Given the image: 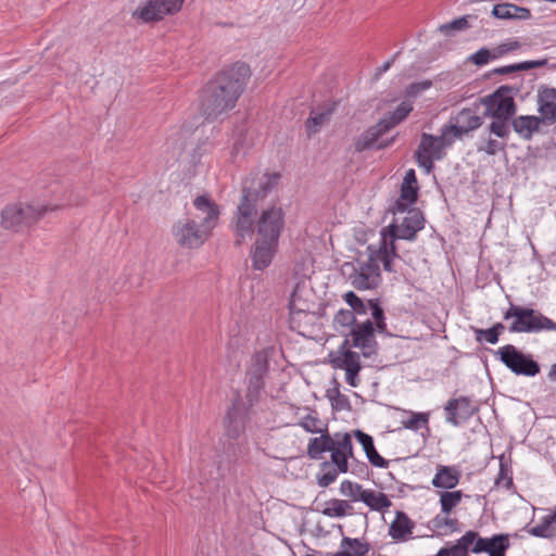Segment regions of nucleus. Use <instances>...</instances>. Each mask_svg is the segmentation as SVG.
I'll return each instance as SVG.
<instances>
[{
	"label": "nucleus",
	"mask_w": 556,
	"mask_h": 556,
	"mask_svg": "<svg viewBox=\"0 0 556 556\" xmlns=\"http://www.w3.org/2000/svg\"><path fill=\"white\" fill-rule=\"evenodd\" d=\"M281 175L251 173L242 180L240 201L233 212L230 228L235 235V245L240 247L247 237L256 232V238L279 241L285 228V212L281 206L270 205L258 212V202L277 187Z\"/></svg>",
	"instance_id": "obj_1"
},
{
	"label": "nucleus",
	"mask_w": 556,
	"mask_h": 556,
	"mask_svg": "<svg viewBox=\"0 0 556 556\" xmlns=\"http://www.w3.org/2000/svg\"><path fill=\"white\" fill-rule=\"evenodd\" d=\"M250 75L249 65L237 62L206 84L201 99V112L207 121H214L235 108Z\"/></svg>",
	"instance_id": "obj_2"
},
{
	"label": "nucleus",
	"mask_w": 556,
	"mask_h": 556,
	"mask_svg": "<svg viewBox=\"0 0 556 556\" xmlns=\"http://www.w3.org/2000/svg\"><path fill=\"white\" fill-rule=\"evenodd\" d=\"M521 88V81L514 85H502L491 94L479 99V104L485 108L483 116L492 119L488 129L500 139H508L510 135V119L517 112L515 97L520 93Z\"/></svg>",
	"instance_id": "obj_3"
},
{
	"label": "nucleus",
	"mask_w": 556,
	"mask_h": 556,
	"mask_svg": "<svg viewBox=\"0 0 556 556\" xmlns=\"http://www.w3.org/2000/svg\"><path fill=\"white\" fill-rule=\"evenodd\" d=\"M503 318L505 320L514 318L508 328L510 332L556 331V323L540 311L513 303L504 313Z\"/></svg>",
	"instance_id": "obj_4"
},
{
	"label": "nucleus",
	"mask_w": 556,
	"mask_h": 556,
	"mask_svg": "<svg viewBox=\"0 0 556 556\" xmlns=\"http://www.w3.org/2000/svg\"><path fill=\"white\" fill-rule=\"evenodd\" d=\"M454 140L444 126L441 128L440 136L422 132L419 146L415 151V159L419 167L424 168L427 174L431 173L434 168V161L444 159L445 149L451 147Z\"/></svg>",
	"instance_id": "obj_5"
},
{
	"label": "nucleus",
	"mask_w": 556,
	"mask_h": 556,
	"mask_svg": "<svg viewBox=\"0 0 556 556\" xmlns=\"http://www.w3.org/2000/svg\"><path fill=\"white\" fill-rule=\"evenodd\" d=\"M342 271L350 283L359 291L374 290L381 282L380 267L376 265L371 253L366 261L356 260L355 263H344Z\"/></svg>",
	"instance_id": "obj_6"
},
{
	"label": "nucleus",
	"mask_w": 556,
	"mask_h": 556,
	"mask_svg": "<svg viewBox=\"0 0 556 556\" xmlns=\"http://www.w3.org/2000/svg\"><path fill=\"white\" fill-rule=\"evenodd\" d=\"M495 356L517 376L534 377L541 370L540 364L532 355L525 354L513 344L500 348Z\"/></svg>",
	"instance_id": "obj_7"
},
{
	"label": "nucleus",
	"mask_w": 556,
	"mask_h": 556,
	"mask_svg": "<svg viewBox=\"0 0 556 556\" xmlns=\"http://www.w3.org/2000/svg\"><path fill=\"white\" fill-rule=\"evenodd\" d=\"M58 205H10L2 211V225L7 229H17L30 226L48 212L56 210Z\"/></svg>",
	"instance_id": "obj_8"
},
{
	"label": "nucleus",
	"mask_w": 556,
	"mask_h": 556,
	"mask_svg": "<svg viewBox=\"0 0 556 556\" xmlns=\"http://www.w3.org/2000/svg\"><path fill=\"white\" fill-rule=\"evenodd\" d=\"M173 236L178 245L187 249H195L201 247L211 232L203 228L193 218H185L178 220L173 226Z\"/></svg>",
	"instance_id": "obj_9"
},
{
	"label": "nucleus",
	"mask_w": 556,
	"mask_h": 556,
	"mask_svg": "<svg viewBox=\"0 0 556 556\" xmlns=\"http://www.w3.org/2000/svg\"><path fill=\"white\" fill-rule=\"evenodd\" d=\"M425 218L422 213L417 208H410L399 225L397 219L391 223L386 229L387 238L392 241L397 239L414 240L416 233L424 228Z\"/></svg>",
	"instance_id": "obj_10"
},
{
	"label": "nucleus",
	"mask_w": 556,
	"mask_h": 556,
	"mask_svg": "<svg viewBox=\"0 0 556 556\" xmlns=\"http://www.w3.org/2000/svg\"><path fill=\"white\" fill-rule=\"evenodd\" d=\"M478 110L479 104L462 109L455 116L450 118V124L444 125V127L454 139L462 138L483 124L485 116H480Z\"/></svg>",
	"instance_id": "obj_11"
},
{
	"label": "nucleus",
	"mask_w": 556,
	"mask_h": 556,
	"mask_svg": "<svg viewBox=\"0 0 556 556\" xmlns=\"http://www.w3.org/2000/svg\"><path fill=\"white\" fill-rule=\"evenodd\" d=\"M184 2L185 0H147L134 11L132 16L143 23L159 21L164 15L178 12Z\"/></svg>",
	"instance_id": "obj_12"
},
{
	"label": "nucleus",
	"mask_w": 556,
	"mask_h": 556,
	"mask_svg": "<svg viewBox=\"0 0 556 556\" xmlns=\"http://www.w3.org/2000/svg\"><path fill=\"white\" fill-rule=\"evenodd\" d=\"M478 410L472 400L463 395L450 399L444 405L445 420L455 427L467 422Z\"/></svg>",
	"instance_id": "obj_13"
},
{
	"label": "nucleus",
	"mask_w": 556,
	"mask_h": 556,
	"mask_svg": "<svg viewBox=\"0 0 556 556\" xmlns=\"http://www.w3.org/2000/svg\"><path fill=\"white\" fill-rule=\"evenodd\" d=\"M267 370V357L262 353H256L253 356L251 368L248 371L247 399L251 406L257 401L258 394L264 388V377Z\"/></svg>",
	"instance_id": "obj_14"
},
{
	"label": "nucleus",
	"mask_w": 556,
	"mask_h": 556,
	"mask_svg": "<svg viewBox=\"0 0 556 556\" xmlns=\"http://www.w3.org/2000/svg\"><path fill=\"white\" fill-rule=\"evenodd\" d=\"M352 346L362 351L363 356L370 357L377 353L378 342L375 337V327L370 319L357 324L350 330Z\"/></svg>",
	"instance_id": "obj_15"
},
{
	"label": "nucleus",
	"mask_w": 556,
	"mask_h": 556,
	"mask_svg": "<svg viewBox=\"0 0 556 556\" xmlns=\"http://www.w3.org/2000/svg\"><path fill=\"white\" fill-rule=\"evenodd\" d=\"M386 132H388V126H386L380 121L378 123H376L375 125L370 126L355 139V141H354L355 152L361 153L365 150H369L372 148H376L378 150L388 148L389 146H391L394 142L395 137L391 138L390 140L382 141V142H379L378 144H376L378 139L381 136H383Z\"/></svg>",
	"instance_id": "obj_16"
},
{
	"label": "nucleus",
	"mask_w": 556,
	"mask_h": 556,
	"mask_svg": "<svg viewBox=\"0 0 556 556\" xmlns=\"http://www.w3.org/2000/svg\"><path fill=\"white\" fill-rule=\"evenodd\" d=\"M279 241L263 238H256L251 249L252 267L255 270H264L267 268L276 253L278 252Z\"/></svg>",
	"instance_id": "obj_17"
},
{
	"label": "nucleus",
	"mask_w": 556,
	"mask_h": 556,
	"mask_svg": "<svg viewBox=\"0 0 556 556\" xmlns=\"http://www.w3.org/2000/svg\"><path fill=\"white\" fill-rule=\"evenodd\" d=\"M367 256L370 257V253L372 254V258L376 265H379V262H382L383 269L389 273H394L393 268V260L395 257H400L394 241L391 240L390 245L388 244L387 231L386 229L381 230V240L378 247L374 244H369L366 249Z\"/></svg>",
	"instance_id": "obj_18"
},
{
	"label": "nucleus",
	"mask_w": 556,
	"mask_h": 556,
	"mask_svg": "<svg viewBox=\"0 0 556 556\" xmlns=\"http://www.w3.org/2000/svg\"><path fill=\"white\" fill-rule=\"evenodd\" d=\"M193 206L201 213L199 224L212 232L219 219L220 211L218 205L208 195L203 194L194 199Z\"/></svg>",
	"instance_id": "obj_19"
},
{
	"label": "nucleus",
	"mask_w": 556,
	"mask_h": 556,
	"mask_svg": "<svg viewBox=\"0 0 556 556\" xmlns=\"http://www.w3.org/2000/svg\"><path fill=\"white\" fill-rule=\"evenodd\" d=\"M538 112L545 124L556 122V88L546 85L539 87Z\"/></svg>",
	"instance_id": "obj_20"
},
{
	"label": "nucleus",
	"mask_w": 556,
	"mask_h": 556,
	"mask_svg": "<svg viewBox=\"0 0 556 556\" xmlns=\"http://www.w3.org/2000/svg\"><path fill=\"white\" fill-rule=\"evenodd\" d=\"M510 547L508 534H494L491 538H482L477 532V544L471 547V553L507 552Z\"/></svg>",
	"instance_id": "obj_21"
},
{
	"label": "nucleus",
	"mask_w": 556,
	"mask_h": 556,
	"mask_svg": "<svg viewBox=\"0 0 556 556\" xmlns=\"http://www.w3.org/2000/svg\"><path fill=\"white\" fill-rule=\"evenodd\" d=\"M541 124L545 123L534 115H519L510 119V128L523 140H531L540 131Z\"/></svg>",
	"instance_id": "obj_22"
},
{
	"label": "nucleus",
	"mask_w": 556,
	"mask_h": 556,
	"mask_svg": "<svg viewBox=\"0 0 556 556\" xmlns=\"http://www.w3.org/2000/svg\"><path fill=\"white\" fill-rule=\"evenodd\" d=\"M460 477L462 472L457 467L438 465L432 485L446 491L452 490L459 483Z\"/></svg>",
	"instance_id": "obj_23"
},
{
	"label": "nucleus",
	"mask_w": 556,
	"mask_h": 556,
	"mask_svg": "<svg viewBox=\"0 0 556 556\" xmlns=\"http://www.w3.org/2000/svg\"><path fill=\"white\" fill-rule=\"evenodd\" d=\"M247 408L241 399H237L232 407L227 412L225 422L227 425L228 434L237 437L244 427Z\"/></svg>",
	"instance_id": "obj_24"
},
{
	"label": "nucleus",
	"mask_w": 556,
	"mask_h": 556,
	"mask_svg": "<svg viewBox=\"0 0 556 556\" xmlns=\"http://www.w3.org/2000/svg\"><path fill=\"white\" fill-rule=\"evenodd\" d=\"M319 433V437L311 438L307 444V455L315 460L321 459L325 452L332 450L336 441V434L332 437L327 427Z\"/></svg>",
	"instance_id": "obj_25"
},
{
	"label": "nucleus",
	"mask_w": 556,
	"mask_h": 556,
	"mask_svg": "<svg viewBox=\"0 0 556 556\" xmlns=\"http://www.w3.org/2000/svg\"><path fill=\"white\" fill-rule=\"evenodd\" d=\"M333 368L344 369L346 374V382L351 387H357L359 384L358 374L362 369L361 359L358 353H346L342 358L338 359Z\"/></svg>",
	"instance_id": "obj_26"
},
{
	"label": "nucleus",
	"mask_w": 556,
	"mask_h": 556,
	"mask_svg": "<svg viewBox=\"0 0 556 556\" xmlns=\"http://www.w3.org/2000/svg\"><path fill=\"white\" fill-rule=\"evenodd\" d=\"M355 439L361 443L369 463L379 468H387L389 462L384 459L376 450L371 435L357 429L353 431Z\"/></svg>",
	"instance_id": "obj_27"
},
{
	"label": "nucleus",
	"mask_w": 556,
	"mask_h": 556,
	"mask_svg": "<svg viewBox=\"0 0 556 556\" xmlns=\"http://www.w3.org/2000/svg\"><path fill=\"white\" fill-rule=\"evenodd\" d=\"M414 527L415 523L404 511H396L395 519L389 528V535L395 541L404 542L413 533Z\"/></svg>",
	"instance_id": "obj_28"
},
{
	"label": "nucleus",
	"mask_w": 556,
	"mask_h": 556,
	"mask_svg": "<svg viewBox=\"0 0 556 556\" xmlns=\"http://www.w3.org/2000/svg\"><path fill=\"white\" fill-rule=\"evenodd\" d=\"M492 136H495L494 134H491L490 130L486 128V131L483 132L479 140L476 143V149L478 152H483L484 154L489 156H494L498 152H505L507 147V139H500L498 137L492 138Z\"/></svg>",
	"instance_id": "obj_29"
},
{
	"label": "nucleus",
	"mask_w": 556,
	"mask_h": 556,
	"mask_svg": "<svg viewBox=\"0 0 556 556\" xmlns=\"http://www.w3.org/2000/svg\"><path fill=\"white\" fill-rule=\"evenodd\" d=\"M336 110V103L326 104L320 111L312 110L305 126L308 136L315 135L325 125Z\"/></svg>",
	"instance_id": "obj_30"
},
{
	"label": "nucleus",
	"mask_w": 556,
	"mask_h": 556,
	"mask_svg": "<svg viewBox=\"0 0 556 556\" xmlns=\"http://www.w3.org/2000/svg\"><path fill=\"white\" fill-rule=\"evenodd\" d=\"M342 551L334 553L332 556H368L370 545L358 539L344 536L340 544Z\"/></svg>",
	"instance_id": "obj_31"
},
{
	"label": "nucleus",
	"mask_w": 556,
	"mask_h": 556,
	"mask_svg": "<svg viewBox=\"0 0 556 556\" xmlns=\"http://www.w3.org/2000/svg\"><path fill=\"white\" fill-rule=\"evenodd\" d=\"M361 502L368 506L371 510L384 511L391 507L392 502L382 492L367 489L361 494Z\"/></svg>",
	"instance_id": "obj_32"
},
{
	"label": "nucleus",
	"mask_w": 556,
	"mask_h": 556,
	"mask_svg": "<svg viewBox=\"0 0 556 556\" xmlns=\"http://www.w3.org/2000/svg\"><path fill=\"white\" fill-rule=\"evenodd\" d=\"M475 544H477V531L468 530L455 544L444 548L448 556H469Z\"/></svg>",
	"instance_id": "obj_33"
},
{
	"label": "nucleus",
	"mask_w": 556,
	"mask_h": 556,
	"mask_svg": "<svg viewBox=\"0 0 556 556\" xmlns=\"http://www.w3.org/2000/svg\"><path fill=\"white\" fill-rule=\"evenodd\" d=\"M547 63H548L547 59L523 61V62L516 63V64L496 67V68L492 70V72H490L485 76L490 77L491 75H508V74H513V73L520 72V71H528V70H532V68L544 67L547 65Z\"/></svg>",
	"instance_id": "obj_34"
},
{
	"label": "nucleus",
	"mask_w": 556,
	"mask_h": 556,
	"mask_svg": "<svg viewBox=\"0 0 556 556\" xmlns=\"http://www.w3.org/2000/svg\"><path fill=\"white\" fill-rule=\"evenodd\" d=\"M440 494L441 513L450 515L466 496L460 490L457 491H442Z\"/></svg>",
	"instance_id": "obj_35"
},
{
	"label": "nucleus",
	"mask_w": 556,
	"mask_h": 556,
	"mask_svg": "<svg viewBox=\"0 0 556 556\" xmlns=\"http://www.w3.org/2000/svg\"><path fill=\"white\" fill-rule=\"evenodd\" d=\"M413 105L408 101H403L397 105L395 111L388 117L381 118L380 122L388 126V131L403 122L412 112Z\"/></svg>",
	"instance_id": "obj_36"
},
{
	"label": "nucleus",
	"mask_w": 556,
	"mask_h": 556,
	"mask_svg": "<svg viewBox=\"0 0 556 556\" xmlns=\"http://www.w3.org/2000/svg\"><path fill=\"white\" fill-rule=\"evenodd\" d=\"M339 473L342 472L340 470H337V468L333 467L330 462H323L320 464V471L316 476L318 485L321 488L329 486L337 480Z\"/></svg>",
	"instance_id": "obj_37"
},
{
	"label": "nucleus",
	"mask_w": 556,
	"mask_h": 556,
	"mask_svg": "<svg viewBox=\"0 0 556 556\" xmlns=\"http://www.w3.org/2000/svg\"><path fill=\"white\" fill-rule=\"evenodd\" d=\"M351 509L352 505L348 501L332 498L327 502L323 514L328 517L342 518L346 516Z\"/></svg>",
	"instance_id": "obj_38"
},
{
	"label": "nucleus",
	"mask_w": 556,
	"mask_h": 556,
	"mask_svg": "<svg viewBox=\"0 0 556 556\" xmlns=\"http://www.w3.org/2000/svg\"><path fill=\"white\" fill-rule=\"evenodd\" d=\"M432 530H442L448 528L451 532L459 531V521L456 518H450L447 515L442 516L441 514L433 517L428 525Z\"/></svg>",
	"instance_id": "obj_39"
},
{
	"label": "nucleus",
	"mask_w": 556,
	"mask_h": 556,
	"mask_svg": "<svg viewBox=\"0 0 556 556\" xmlns=\"http://www.w3.org/2000/svg\"><path fill=\"white\" fill-rule=\"evenodd\" d=\"M301 290V283H296L290 296L289 308L291 315L293 316L295 314L305 313L308 309V304L306 303V301L302 300V296L300 294Z\"/></svg>",
	"instance_id": "obj_40"
},
{
	"label": "nucleus",
	"mask_w": 556,
	"mask_h": 556,
	"mask_svg": "<svg viewBox=\"0 0 556 556\" xmlns=\"http://www.w3.org/2000/svg\"><path fill=\"white\" fill-rule=\"evenodd\" d=\"M368 308L371 312V316L375 319L376 329L379 332H386L387 331V324L384 318V312L381 307L379 300H368Z\"/></svg>",
	"instance_id": "obj_41"
},
{
	"label": "nucleus",
	"mask_w": 556,
	"mask_h": 556,
	"mask_svg": "<svg viewBox=\"0 0 556 556\" xmlns=\"http://www.w3.org/2000/svg\"><path fill=\"white\" fill-rule=\"evenodd\" d=\"M336 445L339 447V450L343 453L346 462L349 463V459L354 458V451H353V443H352V437L350 433H336Z\"/></svg>",
	"instance_id": "obj_42"
},
{
	"label": "nucleus",
	"mask_w": 556,
	"mask_h": 556,
	"mask_svg": "<svg viewBox=\"0 0 556 556\" xmlns=\"http://www.w3.org/2000/svg\"><path fill=\"white\" fill-rule=\"evenodd\" d=\"M364 491L365 489L361 484L350 480H343L340 485V493L353 502L361 501V494Z\"/></svg>",
	"instance_id": "obj_43"
},
{
	"label": "nucleus",
	"mask_w": 556,
	"mask_h": 556,
	"mask_svg": "<svg viewBox=\"0 0 556 556\" xmlns=\"http://www.w3.org/2000/svg\"><path fill=\"white\" fill-rule=\"evenodd\" d=\"M333 323H334L337 329H339V327H343V328H350V330H351L354 326L357 325L354 312L350 311V309H340L336 314Z\"/></svg>",
	"instance_id": "obj_44"
},
{
	"label": "nucleus",
	"mask_w": 556,
	"mask_h": 556,
	"mask_svg": "<svg viewBox=\"0 0 556 556\" xmlns=\"http://www.w3.org/2000/svg\"><path fill=\"white\" fill-rule=\"evenodd\" d=\"M345 302L351 306L350 311L355 314H366L368 309V302L365 303L361 298H358L353 291H349L344 294Z\"/></svg>",
	"instance_id": "obj_45"
},
{
	"label": "nucleus",
	"mask_w": 556,
	"mask_h": 556,
	"mask_svg": "<svg viewBox=\"0 0 556 556\" xmlns=\"http://www.w3.org/2000/svg\"><path fill=\"white\" fill-rule=\"evenodd\" d=\"M336 387L333 388L334 395H330L331 406L336 410H344L351 408L350 400L346 395L341 394L339 383L334 380Z\"/></svg>",
	"instance_id": "obj_46"
},
{
	"label": "nucleus",
	"mask_w": 556,
	"mask_h": 556,
	"mask_svg": "<svg viewBox=\"0 0 556 556\" xmlns=\"http://www.w3.org/2000/svg\"><path fill=\"white\" fill-rule=\"evenodd\" d=\"M350 348H353V346H352V338L350 337V333H349L345 336V339L343 340L341 345L338 348V350L329 353V363L332 366H336L337 363H340L338 359L342 358L343 355H345L346 353H354L353 351L350 350Z\"/></svg>",
	"instance_id": "obj_47"
},
{
	"label": "nucleus",
	"mask_w": 556,
	"mask_h": 556,
	"mask_svg": "<svg viewBox=\"0 0 556 556\" xmlns=\"http://www.w3.org/2000/svg\"><path fill=\"white\" fill-rule=\"evenodd\" d=\"M493 60H495V58L493 56V49L490 50L485 47L479 49L477 52H475L468 58V62L477 66H483Z\"/></svg>",
	"instance_id": "obj_48"
},
{
	"label": "nucleus",
	"mask_w": 556,
	"mask_h": 556,
	"mask_svg": "<svg viewBox=\"0 0 556 556\" xmlns=\"http://www.w3.org/2000/svg\"><path fill=\"white\" fill-rule=\"evenodd\" d=\"M329 452L331 453V465L336 467L337 470H340L342 473L348 472L350 469L349 463L346 462L343 453L339 450V447L334 444V446H332V450H330Z\"/></svg>",
	"instance_id": "obj_49"
},
{
	"label": "nucleus",
	"mask_w": 556,
	"mask_h": 556,
	"mask_svg": "<svg viewBox=\"0 0 556 556\" xmlns=\"http://www.w3.org/2000/svg\"><path fill=\"white\" fill-rule=\"evenodd\" d=\"M320 420L317 417V415L307 414L306 416L302 417L299 425L309 433H319L325 430V428L319 427Z\"/></svg>",
	"instance_id": "obj_50"
},
{
	"label": "nucleus",
	"mask_w": 556,
	"mask_h": 556,
	"mask_svg": "<svg viewBox=\"0 0 556 556\" xmlns=\"http://www.w3.org/2000/svg\"><path fill=\"white\" fill-rule=\"evenodd\" d=\"M515 4L513 3H500L494 5L492 10V14L500 20H513L516 18V13L514 12Z\"/></svg>",
	"instance_id": "obj_51"
},
{
	"label": "nucleus",
	"mask_w": 556,
	"mask_h": 556,
	"mask_svg": "<svg viewBox=\"0 0 556 556\" xmlns=\"http://www.w3.org/2000/svg\"><path fill=\"white\" fill-rule=\"evenodd\" d=\"M429 415L426 413H413L410 418L404 421V427L412 430H418L421 427H427Z\"/></svg>",
	"instance_id": "obj_52"
},
{
	"label": "nucleus",
	"mask_w": 556,
	"mask_h": 556,
	"mask_svg": "<svg viewBox=\"0 0 556 556\" xmlns=\"http://www.w3.org/2000/svg\"><path fill=\"white\" fill-rule=\"evenodd\" d=\"M432 81L429 79L410 84L405 90L406 99L417 98L421 92L430 89Z\"/></svg>",
	"instance_id": "obj_53"
},
{
	"label": "nucleus",
	"mask_w": 556,
	"mask_h": 556,
	"mask_svg": "<svg viewBox=\"0 0 556 556\" xmlns=\"http://www.w3.org/2000/svg\"><path fill=\"white\" fill-rule=\"evenodd\" d=\"M521 43L517 40H509L507 42H503L495 48H493V56L495 60L506 55L509 52L516 51L520 49Z\"/></svg>",
	"instance_id": "obj_54"
},
{
	"label": "nucleus",
	"mask_w": 556,
	"mask_h": 556,
	"mask_svg": "<svg viewBox=\"0 0 556 556\" xmlns=\"http://www.w3.org/2000/svg\"><path fill=\"white\" fill-rule=\"evenodd\" d=\"M495 483L497 485L505 486L507 490H509L513 486V484H514L513 483V478L510 476V469L502 460H501V464H500V472H498V476L496 478Z\"/></svg>",
	"instance_id": "obj_55"
},
{
	"label": "nucleus",
	"mask_w": 556,
	"mask_h": 556,
	"mask_svg": "<svg viewBox=\"0 0 556 556\" xmlns=\"http://www.w3.org/2000/svg\"><path fill=\"white\" fill-rule=\"evenodd\" d=\"M468 26V20L466 17H459L450 23L441 25L440 30L448 35L451 30H463L466 29Z\"/></svg>",
	"instance_id": "obj_56"
},
{
	"label": "nucleus",
	"mask_w": 556,
	"mask_h": 556,
	"mask_svg": "<svg viewBox=\"0 0 556 556\" xmlns=\"http://www.w3.org/2000/svg\"><path fill=\"white\" fill-rule=\"evenodd\" d=\"M552 526L551 521L546 518V516L543 518L541 525H538L535 527L529 528L527 531L538 538H548L551 534L548 533V529Z\"/></svg>",
	"instance_id": "obj_57"
},
{
	"label": "nucleus",
	"mask_w": 556,
	"mask_h": 556,
	"mask_svg": "<svg viewBox=\"0 0 556 556\" xmlns=\"http://www.w3.org/2000/svg\"><path fill=\"white\" fill-rule=\"evenodd\" d=\"M473 331L476 334V340L478 342H482L483 340H485L486 342H489L491 344H495L498 342L496 332L491 330L490 328L489 329L473 328Z\"/></svg>",
	"instance_id": "obj_58"
},
{
	"label": "nucleus",
	"mask_w": 556,
	"mask_h": 556,
	"mask_svg": "<svg viewBox=\"0 0 556 556\" xmlns=\"http://www.w3.org/2000/svg\"><path fill=\"white\" fill-rule=\"evenodd\" d=\"M418 186L402 185L400 197L408 203H415L418 198Z\"/></svg>",
	"instance_id": "obj_59"
},
{
	"label": "nucleus",
	"mask_w": 556,
	"mask_h": 556,
	"mask_svg": "<svg viewBox=\"0 0 556 556\" xmlns=\"http://www.w3.org/2000/svg\"><path fill=\"white\" fill-rule=\"evenodd\" d=\"M351 472L359 478H367L369 468L367 464L354 459L351 464Z\"/></svg>",
	"instance_id": "obj_60"
},
{
	"label": "nucleus",
	"mask_w": 556,
	"mask_h": 556,
	"mask_svg": "<svg viewBox=\"0 0 556 556\" xmlns=\"http://www.w3.org/2000/svg\"><path fill=\"white\" fill-rule=\"evenodd\" d=\"M413 203H408L406 202L405 200H402V197H400L395 203H394V208H393V213L396 214V213H406L407 214V211H409L410 208H408V206H410Z\"/></svg>",
	"instance_id": "obj_61"
},
{
	"label": "nucleus",
	"mask_w": 556,
	"mask_h": 556,
	"mask_svg": "<svg viewBox=\"0 0 556 556\" xmlns=\"http://www.w3.org/2000/svg\"><path fill=\"white\" fill-rule=\"evenodd\" d=\"M514 12L516 13V20H528L531 17V12L527 8L518 7L515 4Z\"/></svg>",
	"instance_id": "obj_62"
},
{
	"label": "nucleus",
	"mask_w": 556,
	"mask_h": 556,
	"mask_svg": "<svg viewBox=\"0 0 556 556\" xmlns=\"http://www.w3.org/2000/svg\"><path fill=\"white\" fill-rule=\"evenodd\" d=\"M402 185L417 186V178H416V173L414 169H408L405 173L404 180H403Z\"/></svg>",
	"instance_id": "obj_63"
},
{
	"label": "nucleus",
	"mask_w": 556,
	"mask_h": 556,
	"mask_svg": "<svg viewBox=\"0 0 556 556\" xmlns=\"http://www.w3.org/2000/svg\"><path fill=\"white\" fill-rule=\"evenodd\" d=\"M399 52L395 53L390 60L384 62L379 68H377L376 76H380L382 73L387 72L391 65L393 64L395 58L397 56Z\"/></svg>",
	"instance_id": "obj_64"
}]
</instances>
